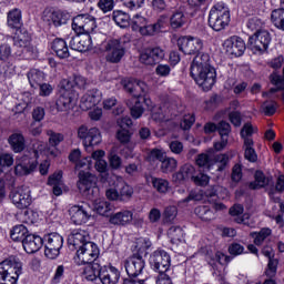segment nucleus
<instances>
[{"mask_svg":"<svg viewBox=\"0 0 284 284\" xmlns=\"http://www.w3.org/2000/svg\"><path fill=\"white\" fill-rule=\"evenodd\" d=\"M190 70L192 79L204 92H210L214 88L216 70L210 65V54L201 51L195 53Z\"/></svg>","mask_w":284,"mask_h":284,"instance_id":"nucleus-1","label":"nucleus"},{"mask_svg":"<svg viewBox=\"0 0 284 284\" xmlns=\"http://www.w3.org/2000/svg\"><path fill=\"white\" fill-rule=\"evenodd\" d=\"M23 274V264L17 257L0 262V284H17Z\"/></svg>","mask_w":284,"mask_h":284,"instance_id":"nucleus-2","label":"nucleus"},{"mask_svg":"<svg viewBox=\"0 0 284 284\" xmlns=\"http://www.w3.org/2000/svg\"><path fill=\"white\" fill-rule=\"evenodd\" d=\"M209 26L215 32H221L230 26V9L225 3L217 2L209 12Z\"/></svg>","mask_w":284,"mask_h":284,"instance_id":"nucleus-3","label":"nucleus"},{"mask_svg":"<svg viewBox=\"0 0 284 284\" xmlns=\"http://www.w3.org/2000/svg\"><path fill=\"white\" fill-rule=\"evenodd\" d=\"M124 267L130 278H142L148 281V272L145 271V261L140 254H133L124 261Z\"/></svg>","mask_w":284,"mask_h":284,"instance_id":"nucleus-4","label":"nucleus"},{"mask_svg":"<svg viewBox=\"0 0 284 284\" xmlns=\"http://www.w3.org/2000/svg\"><path fill=\"white\" fill-rule=\"evenodd\" d=\"M45 150V146L39 142L33 145L32 151L30 152V159L29 162L26 164L19 163L14 168V173L17 176H28V174H32L34 170H37V165H39V162H37V159L41 156V152Z\"/></svg>","mask_w":284,"mask_h":284,"instance_id":"nucleus-5","label":"nucleus"},{"mask_svg":"<svg viewBox=\"0 0 284 284\" xmlns=\"http://www.w3.org/2000/svg\"><path fill=\"white\" fill-rule=\"evenodd\" d=\"M78 189L84 196L94 199V194H99L97 187V176L90 172L80 171L78 175Z\"/></svg>","mask_w":284,"mask_h":284,"instance_id":"nucleus-6","label":"nucleus"},{"mask_svg":"<svg viewBox=\"0 0 284 284\" xmlns=\"http://www.w3.org/2000/svg\"><path fill=\"white\" fill-rule=\"evenodd\" d=\"M272 43V36L267 30L255 32L248 38V48L253 54H263Z\"/></svg>","mask_w":284,"mask_h":284,"instance_id":"nucleus-7","label":"nucleus"},{"mask_svg":"<svg viewBox=\"0 0 284 284\" xmlns=\"http://www.w3.org/2000/svg\"><path fill=\"white\" fill-rule=\"evenodd\" d=\"M78 139L82 141L85 150L100 145L101 141H103L101 131L98 128L88 129L84 124L78 129Z\"/></svg>","mask_w":284,"mask_h":284,"instance_id":"nucleus-8","label":"nucleus"},{"mask_svg":"<svg viewBox=\"0 0 284 284\" xmlns=\"http://www.w3.org/2000/svg\"><path fill=\"white\" fill-rule=\"evenodd\" d=\"M42 240L44 243V256L51 260L57 258L61 254V247H63V236L59 233H50Z\"/></svg>","mask_w":284,"mask_h":284,"instance_id":"nucleus-9","label":"nucleus"},{"mask_svg":"<svg viewBox=\"0 0 284 284\" xmlns=\"http://www.w3.org/2000/svg\"><path fill=\"white\" fill-rule=\"evenodd\" d=\"M97 258H99V246L94 242H90L77 250L74 263L77 265H87L94 263Z\"/></svg>","mask_w":284,"mask_h":284,"instance_id":"nucleus-10","label":"nucleus"},{"mask_svg":"<svg viewBox=\"0 0 284 284\" xmlns=\"http://www.w3.org/2000/svg\"><path fill=\"white\" fill-rule=\"evenodd\" d=\"M72 30L77 34H94L97 19L90 14H80L73 18Z\"/></svg>","mask_w":284,"mask_h":284,"instance_id":"nucleus-11","label":"nucleus"},{"mask_svg":"<svg viewBox=\"0 0 284 284\" xmlns=\"http://www.w3.org/2000/svg\"><path fill=\"white\" fill-rule=\"evenodd\" d=\"M149 159L150 161H160V170L163 172V174H170L179 168V161L174 158H170L165 154V152L159 150V149H153L149 153Z\"/></svg>","mask_w":284,"mask_h":284,"instance_id":"nucleus-12","label":"nucleus"},{"mask_svg":"<svg viewBox=\"0 0 284 284\" xmlns=\"http://www.w3.org/2000/svg\"><path fill=\"white\" fill-rule=\"evenodd\" d=\"M179 103L176 101L164 102L156 111L152 112L153 121L163 123L165 121H172L173 116H179Z\"/></svg>","mask_w":284,"mask_h":284,"instance_id":"nucleus-13","label":"nucleus"},{"mask_svg":"<svg viewBox=\"0 0 284 284\" xmlns=\"http://www.w3.org/2000/svg\"><path fill=\"white\" fill-rule=\"evenodd\" d=\"M103 50L105 52V61L108 63H121L123 57H125V49L116 40H108L103 43Z\"/></svg>","mask_w":284,"mask_h":284,"instance_id":"nucleus-14","label":"nucleus"},{"mask_svg":"<svg viewBox=\"0 0 284 284\" xmlns=\"http://www.w3.org/2000/svg\"><path fill=\"white\" fill-rule=\"evenodd\" d=\"M149 263L154 270V272H159V274H163L170 270V254L163 250L154 251L149 258Z\"/></svg>","mask_w":284,"mask_h":284,"instance_id":"nucleus-15","label":"nucleus"},{"mask_svg":"<svg viewBox=\"0 0 284 284\" xmlns=\"http://www.w3.org/2000/svg\"><path fill=\"white\" fill-rule=\"evenodd\" d=\"M178 48L183 54H199L203 50V40L184 36L178 39Z\"/></svg>","mask_w":284,"mask_h":284,"instance_id":"nucleus-16","label":"nucleus"},{"mask_svg":"<svg viewBox=\"0 0 284 284\" xmlns=\"http://www.w3.org/2000/svg\"><path fill=\"white\" fill-rule=\"evenodd\" d=\"M69 215L74 225H83L92 219V209L88 204L73 205L69 209Z\"/></svg>","mask_w":284,"mask_h":284,"instance_id":"nucleus-17","label":"nucleus"},{"mask_svg":"<svg viewBox=\"0 0 284 284\" xmlns=\"http://www.w3.org/2000/svg\"><path fill=\"white\" fill-rule=\"evenodd\" d=\"M92 45H99V42L97 41V33L77 36L70 41L71 50H75L77 52H88Z\"/></svg>","mask_w":284,"mask_h":284,"instance_id":"nucleus-18","label":"nucleus"},{"mask_svg":"<svg viewBox=\"0 0 284 284\" xmlns=\"http://www.w3.org/2000/svg\"><path fill=\"white\" fill-rule=\"evenodd\" d=\"M10 199L18 207V210H26L30 207L32 203V196L30 195V187L28 186H20L16 191H12L10 194Z\"/></svg>","mask_w":284,"mask_h":284,"instance_id":"nucleus-19","label":"nucleus"},{"mask_svg":"<svg viewBox=\"0 0 284 284\" xmlns=\"http://www.w3.org/2000/svg\"><path fill=\"white\" fill-rule=\"evenodd\" d=\"M92 243L90 241V233L82 229H75L71 232L68 237V245L70 250H80L81 247L85 246V244Z\"/></svg>","mask_w":284,"mask_h":284,"instance_id":"nucleus-20","label":"nucleus"},{"mask_svg":"<svg viewBox=\"0 0 284 284\" xmlns=\"http://www.w3.org/2000/svg\"><path fill=\"white\" fill-rule=\"evenodd\" d=\"M224 48L227 54H232L233 57H243L246 50L245 41L237 36H233L225 40Z\"/></svg>","mask_w":284,"mask_h":284,"instance_id":"nucleus-21","label":"nucleus"},{"mask_svg":"<svg viewBox=\"0 0 284 284\" xmlns=\"http://www.w3.org/2000/svg\"><path fill=\"white\" fill-rule=\"evenodd\" d=\"M99 103H101V92L97 89H92L82 95L80 108L81 110L88 111L99 105Z\"/></svg>","mask_w":284,"mask_h":284,"instance_id":"nucleus-22","label":"nucleus"},{"mask_svg":"<svg viewBox=\"0 0 284 284\" xmlns=\"http://www.w3.org/2000/svg\"><path fill=\"white\" fill-rule=\"evenodd\" d=\"M121 278V272L114 266H101L100 277L102 284H118Z\"/></svg>","mask_w":284,"mask_h":284,"instance_id":"nucleus-23","label":"nucleus"},{"mask_svg":"<svg viewBox=\"0 0 284 284\" xmlns=\"http://www.w3.org/2000/svg\"><path fill=\"white\" fill-rule=\"evenodd\" d=\"M22 246L27 254H34L43 247V240L41 236L36 234H29L22 242Z\"/></svg>","mask_w":284,"mask_h":284,"instance_id":"nucleus-24","label":"nucleus"},{"mask_svg":"<svg viewBox=\"0 0 284 284\" xmlns=\"http://www.w3.org/2000/svg\"><path fill=\"white\" fill-rule=\"evenodd\" d=\"M58 112H68L72 109V91L70 89H61L60 95L55 101Z\"/></svg>","mask_w":284,"mask_h":284,"instance_id":"nucleus-25","label":"nucleus"},{"mask_svg":"<svg viewBox=\"0 0 284 284\" xmlns=\"http://www.w3.org/2000/svg\"><path fill=\"white\" fill-rule=\"evenodd\" d=\"M196 175V169L192 164H184L180 168L179 172L173 174V181L175 183H184V181H194V176Z\"/></svg>","mask_w":284,"mask_h":284,"instance_id":"nucleus-26","label":"nucleus"},{"mask_svg":"<svg viewBox=\"0 0 284 284\" xmlns=\"http://www.w3.org/2000/svg\"><path fill=\"white\" fill-rule=\"evenodd\" d=\"M206 261L213 270L219 271L221 266L227 265L232 257L225 255L223 252L217 251L215 254L206 256Z\"/></svg>","mask_w":284,"mask_h":284,"instance_id":"nucleus-27","label":"nucleus"},{"mask_svg":"<svg viewBox=\"0 0 284 284\" xmlns=\"http://www.w3.org/2000/svg\"><path fill=\"white\" fill-rule=\"evenodd\" d=\"M7 23L9 28L13 30H19L23 26V19L21 14V9H12L7 14Z\"/></svg>","mask_w":284,"mask_h":284,"instance_id":"nucleus-28","label":"nucleus"},{"mask_svg":"<svg viewBox=\"0 0 284 284\" xmlns=\"http://www.w3.org/2000/svg\"><path fill=\"white\" fill-rule=\"evenodd\" d=\"M132 216L133 214L131 211H120L111 214L109 222L111 225H128V223H132Z\"/></svg>","mask_w":284,"mask_h":284,"instance_id":"nucleus-29","label":"nucleus"},{"mask_svg":"<svg viewBox=\"0 0 284 284\" xmlns=\"http://www.w3.org/2000/svg\"><path fill=\"white\" fill-rule=\"evenodd\" d=\"M51 49L59 59H68L70 57V49L63 39H55L52 42Z\"/></svg>","mask_w":284,"mask_h":284,"instance_id":"nucleus-30","label":"nucleus"},{"mask_svg":"<svg viewBox=\"0 0 284 284\" xmlns=\"http://www.w3.org/2000/svg\"><path fill=\"white\" fill-rule=\"evenodd\" d=\"M30 33H28V30L20 28L16 30L14 37H13V45L16 48H28L30 45Z\"/></svg>","mask_w":284,"mask_h":284,"instance_id":"nucleus-31","label":"nucleus"},{"mask_svg":"<svg viewBox=\"0 0 284 284\" xmlns=\"http://www.w3.org/2000/svg\"><path fill=\"white\" fill-rule=\"evenodd\" d=\"M8 141L11 150H13L16 154H19L26 150V138L22 133H12Z\"/></svg>","mask_w":284,"mask_h":284,"instance_id":"nucleus-32","label":"nucleus"},{"mask_svg":"<svg viewBox=\"0 0 284 284\" xmlns=\"http://www.w3.org/2000/svg\"><path fill=\"white\" fill-rule=\"evenodd\" d=\"M82 276L85 278V281H97V278H100L101 276V265L98 263L87 264L82 272Z\"/></svg>","mask_w":284,"mask_h":284,"instance_id":"nucleus-33","label":"nucleus"},{"mask_svg":"<svg viewBox=\"0 0 284 284\" xmlns=\"http://www.w3.org/2000/svg\"><path fill=\"white\" fill-rule=\"evenodd\" d=\"M28 81L34 90L39 89V85L45 80V74L39 69H31L27 73Z\"/></svg>","mask_w":284,"mask_h":284,"instance_id":"nucleus-34","label":"nucleus"},{"mask_svg":"<svg viewBox=\"0 0 284 284\" xmlns=\"http://www.w3.org/2000/svg\"><path fill=\"white\" fill-rule=\"evenodd\" d=\"M168 236L173 245H179L185 241V231L181 226H171L168 230Z\"/></svg>","mask_w":284,"mask_h":284,"instance_id":"nucleus-35","label":"nucleus"},{"mask_svg":"<svg viewBox=\"0 0 284 284\" xmlns=\"http://www.w3.org/2000/svg\"><path fill=\"white\" fill-rule=\"evenodd\" d=\"M61 179H63V173L59 171L58 173H53L51 176H49L48 180V185L53 186V194L55 196H61V194H63V190H61L63 182Z\"/></svg>","mask_w":284,"mask_h":284,"instance_id":"nucleus-36","label":"nucleus"},{"mask_svg":"<svg viewBox=\"0 0 284 284\" xmlns=\"http://www.w3.org/2000/svg\"><path fill=\"white\" fill-rule=\"evenodd\" d=\"M195 214L201 219V221H204L205 223H209L210 221H214L216 219V213L210 206L207 205H201L195 207Z\"/></svg>","mask_w":284,"mask_h":284,"instance_id":"nucleus-37","label":"nucleus"},{"mask_svg":"<svg viewBox=\"0 0 284 284\" xmlns=\"http://www.w3.org/2000/svg\"><path fill=\"white\" fill-rule=\"evenodd\" d=\"M112 19L119 28H130V14L124 11L115 10L112 13Z\"/></svg>","mask_w":284,"mask_h":284,"instance_id":"nucleus-38","label":"nucleus"},{"mask_svg":"<svg viewBox=\"0 0 284 284\" xmlns=\"http://www.w3.org/2000/svg\"><path fill=\"white\" fill-rule=\"evenodd\" d=\"M49 19L55 28H59V27L65 26V23H68V21L70 20V14H68L63 11H53L50 14Z\"/></svg>","mask_w":284,"mask_h":284,"instance_id":"nucleus-39","label":"nucleus"},{"mask_svg":"<svg viewBox=\"0 0 284 284\" xmlns=\"http://www.w3.org/2000/svg\"><path fill=\"white\" fill-rule=\"evenodd\" d=\"M171 28L173 30H179V28H183L185 23H187V18L183 11H175L170 19Z\"/></svg>","mask_w":284,"mask_h":284,"instance_id":"nucleus-40","label":"nucleus"},{"mask_svg":"<svg viewBox=\"0 0 284 284\" xmlns=\"http://www.w3.org/2000/svg\"><path fill=\"white\" fill-rule=\"evenodd\" d=\"M93 210L101 214V216H105L108 212L112 211V204L103 199H97L93 201Z\"/></svg>","mask_w":284,"mask_h":284,"instance_id":"nucleus-41","label":"nucleus"},{"mask_svg":"<svg viewBox=\"0 0 284 284\" xmlns=\"http://www.w3.org/2000/svg\"><path fill=\"white\" fill-rule=\"evenodd\" d=\"M278 110V103L274 100H266L261 104L260 112L265 116H274Z\"/></svg>","mask_w":284,"mask_h":284,"instance_id":"nucleus-42","label":"nucleus"},{"mask_svg":"<svg viewBox=\"0 0 284 284\" xmlns=\"http://www.w3.org/2000/svg\"><path fill=\"white\" fill-rule=\"evenodd\" d=\"M28 235H29L28 234V227H26V225H22V224L16 225L11 230L12 241L23 243V241H26V236H28Z\"/></svg>","mask_w":284,"mask_h":284,"instance_id":"nucleus-43","label":"nucleus"},{"mask_svg":"<svg viewBox=\"0 0 284 284\" xmlns=\"http://www.w3.org/2000/svg\"><path fill=\"white\" fill-rule=\"evenodd\" d=\"M254 134V126L252 123H245L241 130V136L244 141V145H254L252 135Z\"/></svg>","mask_w":284,"mask_h":284,"instance_id":"nucleus-44","label":"nucleus"},{"mask_svg":"<svg viewBox=\"0 0 284 284\" xmlns=\"http://www.w3.org/2000/svg\"><path fill=\"white\" fill-rule=\"evenodd\" d=\"M271 21L278 28V30H284V9H276L271 13Z\"/></svg>","mask_w":284,"mask_h":284,"instance_id":"nucleus-45","label":"nucleus"},{"mask_svg":"<svg viewBox=\"0 0 284 284\" xmlns=\"http://www.w3.org/2000/svg\"><path fill=\"white\" fill-rule=\"evenodd\" d=\"M150 247H152V242L150 241V239L140 237L135 242V250L138 253L134 254H139L140 256L141 254H148V250H150Z\"/></svg>","mask_w":284,"mask_h":284,"instance_id":"nucleus-46","label":"nucleus"},{"mask_svg":"<svg viewBox=\"0 0 284 284\" xmlns=\"http://www.w3.org/2000/svg\"><path fill=\"white\" fill-rule=\"evenodd\" d=\"M151 183L154 190H156V192H159L160 194H165V192L170 190V182H168V180L165 179L152 178Z\"/></svg>","mask_w":284,"mask_h":284,"instance_id":"nucleus-47","label":"nucleus"},{"mask_svg":"<svg viewBox=\"0 0 284 284\" xmlns=\"http://www.w3.org/2000/svg\"><path fill=\"white\" fill-rule=\"evenodd\" d=\"M270 197L274 201V203L277 204L280 207L277 215L275 216V221L277 225H281L283 227L284 225V220H283V214H284V203L281 202V197H274V193L272 191L268 192Z\"/></svg>","mask_w":284,"mask_h":284,"instance_id":"nucleus-48","label":"nucleus"},{"mask_svg":"<svg viewBox=\"0 0 284 284\" xmlns=\"http://www.w3.org/2000/svg\"><path fill=\"white\" fill-rule=\"evenodd\" d=\"M270 79H271V83L273 85H276V88L270 89L271 94L278 92V90H284V78L283 77H281L276 73H272Z\"/></svg>","mask_w":284,"mask_h":284,"instance_id":"nucleus-49","label":"nucleus"},{"mask_svg":"<svg viewBox=\"0 0 284 284\" xmlns=\"http://www.w3.org/2000/svg\"><path fill=\"white\" fill-rule=\"evenodd\" d=\"M272 235V230L262 229L257 233H251V236L254 239L256 245H263L264 241Z\"/></svg>","mask_w":284,"mask_h":284,"instance_id":"nucleus-50","label":"nucleus"},{"mask_svg":"<svg viewBox=\"0 0 284 284\" xmlns=\"http://www.w3.org/2000/svg\"><path fill=\"white\" fill-rule=\"evenodd\" d=\"M267 180L265 179V174L261 171L255 172V181L250 183L251 190H260V187H265Z\"/></svg>","mask_w":284,"mask_h":284,"instance_id":"nucleus-51","label":"nucleus"},{"mask_svg":"<svg viewBox=\"0 0 284 284\" xmlns=\"http://www.w3.org/2000/svg\"><path fill=\"white\" fill-rule=\"evenodd\" d=\"M94 168L97 172H99L101 181H108V176H110V174L108 173V161L98 160L94 164Z\"/></svg>","mask_w":284,"mask_h":284,"instance_id":"nucleus-52","label":"nucleus"},{"mask_svg":"<svg viewBox=\"0 0 284 284\" xmlns=\"http://www.w3.org/2000/svg\"><path fill=\"white\" fill-rule=\"evenodd\" d=\"M195 163L199 168H204V170H210L212 168V158L207 153H201L197 155Z\"/></svg>","mask_w":284,"mask_h":284,"instance_id":"nucleus-53","label":"nucleus"},{"mask_svg":"<svg viewBox=\"0 0 284 284\" xmlns=\"http://www.w3.org/2000/svg\"><path fill=\"white\" fill-rule=\"evenodd\" d=\"M47 135L49 136V145L51 148H57L64 139L63 134L57 133L52 130H48Z\"/></svg>","mask_w":284,"mask_h":284,"instance_id":"nucleus-54","label":"nucleus"},{"mask_svg":"<svg viewBox=\"0 0 284 284\" xmlns=\"http://www.w3.org/2000/svg\"><path fill=\"white\" fill-rule=\"evenodd\" d=\"M148 23V19L145 17H142L140 14H136L133 17L131 22V28L133 32H140L142 28Z\"/></svg>","mask_w":284,"mask_h":284,"instance_id":"nucleus-55","label":"nucleus"},{"mask_svg":"<svg viewBox=\"0 0 284 284\" xmlns=\"http://www.w3.org/2000/svg\"><path fill=\"white\" fill-rule=\"evenodd\" d=\"M148 84L141 80H136L135 84H134V89H133V97H135L136 99H139V97H143L145 94H148Z\"/></svg>","mask_w":284,"mask_h":284,"instance_id":"nucleus-56","label":"nucleus"},{"mask_svg":"<svg viewBox=\"0 0 284 284\" xmlns=\"http://www.w3.org/2000/svg\"><path fill=\"white\" fill-rule=\"evenodd\" d=\"M120 201H124V199H131L132 195L134 194V189L130 186L125 182L120 183Z\"/></svg>","mask_w":284,"mask_h":284,"instance_id":"nucleus-57","label":"nucleus"},{"mask_svg":"<svg viewBox=\"0 0 284 284\" xmlns=\"http://www.w3.org/2000/svg\"><path fill=\"white\" fill-rule=\"evenodd\" d=\"M140 62H142L143 65H156V62L150 49H146L140 54Z\"/></svg>","mask_w":284,"mask_h":284,"instance_id":"nucleus-58","label":"nucleus"},{"mask_svg":"<svg viewBox=\"0 0 284 284\" xmlns=\"http://www.w3.org/2000/svg\"><path fill=\"white\" fill-rule=\"evenodd\" d=\"M246 28H248L251 32H261L263 31V21L258 18H251L246 23Z\"/></svg>","mask_w":284,"mask_h":284,"instance_id":"nucleus-59","label":"nucleus"},{"mask_svg":"<svg viewBox=\"0 0 284 284\" xmlns=\"http://www.w3.org/2000/svg\"><path fill=\"white\" fill-rule=\"evenodd\" d=\"M122 6L124 8H128V10H139L140 8H143V4L145 3V0H121Z\"/></svg>","mask_w":284,"mask_h":284,"instance_id":"nucleus-60","label":"nucleus"},{"mask_svg":"<svg viewBox=\"0 0 284 284\" xmlns=\"http://www.w3.org/2000/svg\"><path fill=\"white\" fill-rule=\"evenodd\" d=\"M278 266V261L274 258H268L267 268L265 274L268 278H274L276 276V267Z\"/></svg>","mask_w":284,"mask_h":284,"instance_id":"nucleus-61","label":"nucleus"},{"mask_svg":"<svg viewBox=\"0 0 284 284\" xmlns=\"http://www.w3.org/2000/svg\"><path fill=\"white\" fill-rule=\"evenodd\" d=\"M12 57V47L8 43L0 44V61H8Z\"/></svg>","mask_w":284,"mask_h":284,"instance_id":"nucleus-62","label":"nucleus"},{"mask_svg":"<svg viewBox=\"0 0 284 284\" xmlns=\"http://www.w3.org/2000/svg\"><path fill=\"white\" fill-rule=\"evenodd\" d=\"M0 74H3V77H12V74H14V64L9 62L1 63Z\"/></svg>","mask_w":284,"mask_h":284,"instance_id":"nucleus-63","label":"nucleus"},{"mask_svg":"<svg viewBox=\"0 0 284 284\" xmlns=\"http://www.w3.org/2000/svg\"><path fill=\"white\" fill-rule=\"evenodd\" d=\"M178 214H179V210L176 209V206H168L164 210V219L169 223H171V221H174Z\"/></svg>","mask_w":284,"mask_h":284,"instance_id":"nucleus-64","label":"nucleus"}]
</instances>
